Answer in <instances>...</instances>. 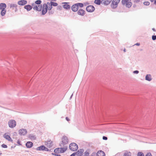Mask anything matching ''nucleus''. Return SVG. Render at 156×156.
I'll list each match as a JSON object with an SVG mask.
<instances>
[{
    "label": "nucleus",
    "instance_id": "423d86ee",
    "mask_svg": "<svg viewBox=\"0 0 156 156\" xmlns=\"http://www.w3.org/2000/svg\"><path fill=\"white\" fill-rule=\"evenodd\" d=\"M86 9L88 12H91L94 11L95 8L93 5H89L86 7Z\"/></svg>",
    "mask_w": 156,
    "mask_h": 156
},
{
    "label": "nucleus",
    "instance_id": "2eb2a0df",
    "mask_svg": "<svg viewBox=\"0 0 156 156\" xmlns=\"http://www.w3.org/2000/svg\"><path fill=\"white\" fill-rule=\"evenodd\" d=\"M27 2L26 0H21L18 2V4L20 5H23L27 4Z\"/></svg>",
    "mask_w": 156,
    "mask_h": 156
},
{
    "label": "nucleus",
    "instance_id": "a19ab883",
    "mask_svg": "<svg viewBox=\"0 0 156 156\" xmlns=\"http://www.w3.org/2000/svg\"><path fill=\"white\" fill-rule=\"evenodd\" d=\"M76 154V153H74L71 154L70 156H75Z\"/></svg>",
    "mask_w": 156,
    "mask_h": 156
},
{
    "label": "nucleus",
    "instance_id": "6ab92c4d",
    "mask_svg": "<svg viewBox=\"0 0 156 156\" xmlns=\"http://www.w3.org/2000/svg\"><path fill=\"white\" fill-rule=\"evenodd\" d=\"M97 156H105V152L102 151H98L97 154Z\"/></svg>",
    "mask_w": 156,
    "mask_h": 156
},
{
    "label": "nucleus",
    "instance_id": "ddd939ff",
    "mask_svg": "<svg viewBox=\"0 0 156 156\" xmlns=\"http://www.w3.org/2000/svg\"><path fill=\"white\" fill-rule=\"evenodd\" d=\"M19 133L20 134L22 135H24L27 133V131L26 129H21L19 130Z\"/></svg>",
    "mask_w": 156,
    "mask_h": 156
},
{
    "label": "nucleus",
    "instance_id": "4be33fe9",
    "mask_svg": "<svg viewBox=\"0 0 156 156\" xmlns=\"http://www.w3.org/2000/svg\"><path fill=\"white\" fill-rule=\"evenodd\" d=\"M59 148L60 152L61 153H63L65 152L67 149V147H65L63 148L61 147Z\"/></svg>",
    "mask_w": 156,
    "mask_h": 156
},
{
    "label": "nucleus",
    "instance_id": "c9c22d12",
    "mask_svg": "<svg viewBox=\"0 0 156 156\" xmlns=\"http://www.w3.org/2000/svg\"><path fill=\"white\" fill-rule=\"evenodd\" d=\"M2 146L3 148H6L7 147V146L5 144H2Z\"/></svg>",
    "mask_w": 156,
    "mask_h": 156
},
{
    "label": "nucleus",
    "instance_id": "473e14b6",
    "mask_svg": "<svg viewBox=\"0 0 156 156\" xmlns=\"http://www.w3.org/2000/svg\"><path fill=\"white\" fill-rule=\"evenodd\" d=\"M143 4L145 5H148L150 4V3L149 2H145Z\"/></svg>",
    "mask_w": 156,
    "mask_h": 156
},
{
    "label": "nucleus",
    "instance_id": "9d476101",
    "mask_svg": "<svg viewBox=\"0 0 156 156\" xmlns=\"http://www.w3.org/2000/svg\"><path fill=\"white\" fill-rule=\"evenodd\" d=\"M37 150L38 151L44 150L46 151H49L48 149L47 148L45 147L43 145L38 147L37 148Z\"/></svg>",
    "mask_w": 156,
    "mask_h": 156
},
{
    "label": "nucleus",
    "instance_id": "393cba45",
    "mask_svg": "<svg viewBox=\"0 0 156 156\" xmlns=\"http://www.w3.org/2000/svg\"><path fill=\"white\" fill-rule=\"evenodd\" d=\"M33 143L31 142H28L26 144V146L28 148L31 147L33 146Z\"/></svg>",
    "mask_w": 156,
    "mask_h": 156
},
{
    "label": "nucleus",
    "instance_id": "58836bf2",
    "mask_svg": "<svg viewBox=\"0 0 156 156\" xmlns=\"http://www.w3.org/2000/svg\"><path fill=\"white\" fill-rule=\"evenodd\" d=\"M107 137L103 136V139L104 140H107Z\"/></svg>",
    "mask_w": 156,
    "mask_h": 156
},
{
    "label": "nucleus",
    "instance_id": "a211bd4d",
    "mask_svg": "<svg viewBox=\"0 0 156 156\" xmlns=\"http://www.w3.org/2000/svg\"><path fill=\"white\" fill-rule=\"evenodd\" d=\"M42 9V6L41 5H37L34 6V10L38 11H41Z\"/></svg>",
    "mask_w": 156,
    "mask_h": 156
},
{
    "label": "nucleus",
    "instance_id": "e433bc0d",
    "mask_svg": "<svg viewBox=\"0 0 156 156\" xmlns=\"http://www.w3.org/2000/svg\"><path fill=\"white\" fill-rule=\"evenodd\" d=\"M145 156H152V155L150 153H148Z\"/></svg>",
    "mask_w": 156,
    "mask_h": 156
},
{
    "label": "nucleus",
    "instance_id": "f3484780",
    "mask_svg": "<svg viewBox=\"0 0 156 156\" xmlns=\"http://www.w3.org/2000/svg\"><path fill=\"white\" fill-rule=\"evenodd\" d=\"M10 8L12 9H15V12H16L17 10V5L16 4H12L10 5Z\"/></svg>",
    "mask_w": 156,
    "mask_h": 156
},
{
    "label": "nucleus",
    "instance_id": "9b49d317",
    "mask_svg": "<svg viewBox=\"0 0 156 156\" xmlns=\"http://www.w3.org/2000/svg\"><path fill=\"white\" fill-rule=\"evenodd\" d=\"M59 149V148H57L55 149L54 151V153H53L52 154L55 155L59 156L60 155H59V154L61 153L60 152V149Z\"/></svg>",
    "mask_w": 156,
    "mask_h": 156
},
{
    "label": "nucleus",
    "instance_id": "8fccbe9b",
    "mask_svg": "<svg viewBox=\"0 0 156 156\" xmlns=\"http://www.w3.org/2000/svg\"><path fill=\"white\" fill-rule=\"evenodd\" d=\"M1 154V153H0V154Z\"/></svg>",
    "mask_w": 156,
    "mask_h": 156
},
{
    "label": "nucleus",
    "instance_id": "0eeeda50",
    "mask_svg": "<svg viewBox=\"0 0 156 156\" xmlns=\"http://www.w3.org/2000/svg\"><path fill=\"white\" fill-rule=\"evenodd\" d=\"M62 143H61V144H62V145H64L67 144L68 142V138L66 136H64L62 137Z\"/></svg>",
    "mask_w": 156,
    "mask_h": 156
},
{
    "label": "nucleus",
    "instance_id": "aec40b11",
    "mask_svg": "<svg viewBox=\"0 0 156 156\" xmlns=\"http://www.w3.org/2000/svg\"><path fill=\"white\" fill-rule=\"evenodd\" d=\"M83 151V149H80L76 153V154L78 156H82Z\"/></svg>",
    "mask_w": 156,
    "mask_h": 156
},
{
    "label": "nucleus",
    "instance_id": "1a4fd4ad",
    "mask_svg": "<svg viewBox=\"0 0 156 156\" xmlns=\"http://www.w3.org/2000/svg\"><path fill=\"white\" fill-rule=\"evenodd\" d=\"M71 9L74 12H76L78 11V7L77 4L76 3L73 5L71 7Z\"/></svg>",
    "mask_w": 156,
    "mask_h": 156
},
{
    "label": "nucleus",
    "instance_id": "b1692460",
    "mask_svg": "<svg viewBox=\"0 0 156 156\" xmlns=\"http://www.w3.org/2000/svg\"><path fill=\"white\" fill-rule=\"evenodd\" d=\"M112 0H105L103 1V3L105 5H109L111 2Z\"/></svg>",
    "mask_w": 156,
    "mask_h": 156
},
{
    "label": "nucleus",
    "instance_id": "20e7f679",
    "mask_svg": "<svg viewBox=\"0 0 156 156\" xmlns=\"http://www.w3.org/2000/svg\"><path fill=\"white\" fill-rule=\"evenodd\" d=\"M120 0H113L112 2L111 6L112 8H116Z\"/></svg>",
    "mask_w": 156,
    "mask_h": 156
},
{
    "label": "nucleus",
    "instance_id": "412c9836",
    "mask_svg": "<svg viewBox=\"0 0 156 156\" xmlns=\"http://www.w3.org/2000/svg\"><path fill=\"white\" fill-rule=\"evenodd\" d=\"M6 5L4 3H1L0 4V9L2 10L5 9L6 8Z\"/></svg>",
    "mask_w": 156,
    "mask_h": 156
},
{
    "label": "nucleus",
    "instance_id": "7ed1b4c3",
    "mask_svg": "<svg viewBox=\"0 0 156 156\" xmlns=\"http://www.w3.org/2000/svg\"><path fill=\"white\" fill-rule=\"evenodd\" d=\"M69 148L71 151H76L78 149V147L77 144L75 143L71 144L69 146Z\"/></svg>",
    "mask_w": 156,
    "mask_h": 156
},
{
    "label": "nucleus",
    "instance_id": "09e8293b",
    "mask_svg": "<svg viewBox=\"0 0 156 156\" xmlns=\"http://www.w3.org/2000/svg\"><path fill=\"white\" fill-rule=\"evenodd\" d=\"M126 49H124V52H126Z\"/></svg>",
    "mask_w": 156,
    "mask_h": 156
},
{
    "label": "nucleus",
    "instance_id": "c85d7f7f",
    "mask_svg": "<svg viewBox=\"0 0 156 156\" xmlns=\"http://www.w3.org/2000/svg\"><path fill=\"white\" fill-rule=\"evenodd\" d=\"M94 3L97 5H100L101 3V0H95Z\"/></svg>",
    "mask_w": 156,
    "mask_h": 156
},
{
    "label": "nucleus",
    "instance_id": "a878e982",
    "mask_svg": "<svg viewBox=\"0 0 156 156\" xmlns=\"http://www.w3.org/2000/svg\"><path fill=\"white\" fill-rule=\"evenodd\" d=\"M145 79L149 81L151 80V78L150 75H147L145 77Z\"/></svg>",
    "mask_w": 156,
    "mask_h": 156
},
{
    "label": "nucleus",
    "instance_id": "6e6552de",
    "mask_svg": "<svg viewBox=\"0 0 156 156\" xmlns=\"http://www.w3.org/2000/svg\"><path fill=\"white\" fill-rule=\"evenodd\" d=\"M45 145L48 147L50 148L53 145V142L51 140H48L46 141H45Z\"/></svg>",
    "mask_w": 156,
    "mask_h": 156
},
{
    "label": "nucleus",
    "instance_id": "4468645a",
    "mask_svg": "<svg viewBox=\"0 0 156 156\" xmlns=\"http://www.w3.org/2000/svg\"><path fill=\"white\" fill-rule=\"evenodd\" d=\"M77 13L79 15L84 16L85 14V12L83 9H79L77 11Z\"/></svg>",
    "mask_w": 156,
    "mask_h": 156
},
{
    "label": "nucleus",
    "instance_id": "49530a36",
    "mask_svg": "<svg viewBox=\"0 0 156 156\" xmlns=\"http://www.w3.org/2000/svg\"><path fill=\"white\" fill-rule=\"evenodd\" d=\"M136 44L138 46H139L140 45L139 43H136Z\"/></svg>",
    "mask_w": 156,
    "mask_h": 156
},
{
    "label": "nucleus",
    "instance_id": "f257e3e1",
    "mask_svg": "<svg viewBox=\"0 0 156 156\" xmlns=\"http://www.w3.org/2000/svg\"><path fill=\"white\" fill-rule=\"evenodd\" d=\"M42 9V14L44 15L47 13L48 10H51L52 9V7L51 5L49 4V2H47L46 3H44L43 5Z\"/></svg>",
    "mask_w": 156,
    "mask_h": 156
},
{
    "label": "nucleus",
    "instance_id": "f8f14e48",
    "mask_svg": "<svg viewBox=\"0 0 156 156\" xmlns=\"http://www.w3.org/2000/svg\"><path fill=\"white\" fill-rule=\"evenodd\" d=\"M62 4H64L63 5V7L66 9H68L70 8L71 6H70L69 5V3L68 2H63L62 3Z\"/></svg>",
    "mask_w": 156,
    "mask_h": 156
},
{
    "label": "nucleus",
    "instance_id": "dca6fc26",
    "mask_svg": "<svg viewBox=\"0 0 156 156\" xmlns=\"http://www.w3.org/2000/svg\"><path fill=\"white\" fill-rule=\"evenodd\" d=\"M4 137L5 138L9 141L12 142L13 141L12 140L10 136L9 135H7L6 133H5L4 135Z\"/></svg>",
    "mask_w": 156,
    "mask_h": 156
},
{
    "label": "nucleus",
    "instance_id": "c03bdc74",
    "mask_svg": "<svg viewBox=\"0 0 156 156\" xmlns=\"http://www.w3.org/2000/svg\"><path fill=\"white\" fill-rule=\"evenodd\" d=\"M154 5H156V0H154Z\"/></svg>",
    "mask_w": 156,
    "mask_h": 156
},
{
    "label": "nucleus",
    "instance_id": "cd10ccee",
    "mask_svg": "<svg viewBox=\"0 0 156 156\" xmlns=\"http://www.w3.org/2000/svg\"><path fill=\"white\" fill-rule=\"evenodd\" d=\"M6 12V10L5 9L1 10V15L2 16H4L5 15Z\"/></svg>",
    "mask_w": 156,
    "mask_h": 156
},
{
    "label": "nucleus",
    "instance_id": "bb28decb",
    "mask_svg": "<svg viewBox=\"0 0 156 156\" xmlns=\"http://www.w3.org/2000/svg\"><path fill=\"white\" fill-rule=\"evenodd\" d=\"M49 4L51 5V7L52 8V6H56L58 5V4L56 2H51L50 3H49Z\"/></svg>",
    "mask_w": 156,
    "mask_h": 156
},
{
    "label": "nucleus",
    "instance_id": "c756f323",
    "mask_svg": "<svg viewBox=\"0 0 156 156\" xmlns=\"http://www.w3.org/2000/svg\"><path fill=\"white\" fill-rule=\"evenodd\" d=\"M41 3V1L40 0H37L35 1V3L37 5H40Z\"/></svg>",
    "mask_w": 156,
    "mask_h": 156
},
{
    "label": "nucleus",
    "instance_id": "72a5a7b5",
    "mask_svg": "<svg viewBox=\"0 0 156 156\" xmlns=\"http://www.w3.org/2000/svg\"><path fill=\"white\" fill-rule=\"evenodd\" d=\"M123 156H130V154L129 153H125Z\"/></svg>",
    "mask_w": 156,
    "mask_h": 156
},
{
    "label": "nucleus",
    "instance_id": "39448f33",
    "mask_svg": "<svg viewBox=\"0 0 156 156\" xmlns=\"http://www.w3.org/2000/svg\"><path fill=\"white\" fill-rule=\"evenodd\" d=\"M8 125L10 128H14L16 125V122L14 120H11L8 122Z\"/></svg>",
    "mask_w": 156,
    "mask_h": 156
},
{
    "label": "nucleus",
    "instance_id": "ea45409f",
    "mask_svg": "<svg viewBox=\"0 0 156 156\" xmlns=\"http://www.w3.org/2000/svg\"><path fill=\"white\" fill-rule=\"evenodd\" d=\"M139 73V71L137 70L134 71H133V73L137 74Z\"/></svg>",
    "mask_w": 156,
    "mask_h": 156
},
{
    "label": "nucleus",
    "instance_id": "a18cd8bd",
    "mask_svg": "<svg viewBox=\"0 0 156 156\" xmlns=\"http://www.w3.org/2000/svg\"><path fill=\"white\" fill-rule=\"evenodd\" d=\"M152 30H153L154 31H156V30L154 28H153L152 29Z\"/></svg>",
    "mask_w": 156,
    "mask_h": 156
},
{
    "label": "nucleus",
    "instance_id": "de8ad7c7",
    "mask_svg": "<svg viewBox=\"0 0 156 156\" xmlns=\"http://www.w3.org/2000/svg\"><path fill=\"white\" fill-rule=\"evenodd\" d=\"M150 0L151 2H153L154 1V0Z\"/></svg>",
    "mask_w": 156,
    "mask_h": 156
},
{
    "label": "nucleus",
    "instance_id": "79ce46f5",
    "mask_svg": "<svg viewBox=\"0 0 156 156\" xmlns=\"http://www.w3.org/2000/svg\"><path fill=\"white\" fill-rule=\"evenodd\" d=\"M66 119L68 121H69L70 120V119H69L67 117L66 118Z\"/></svg>",
    "mask_w": 156,
    "mask_h": 156
},
{
    "label": "nucleus",
    "instance_id": "f03ea898",
    "mask_svg": "<svg viewBox=\"0 0 156 156\" xmlns=\"http://www.w3.org/2000/svg\"><path fill=\"white\" fill-rule=\"evenodd\" d=\"M122 3L123 5L128 8L130 7L132 5L131 0H122Z\"/></svg>",
    "mask_w": 156,
    "mask_h": 156
},
{
    "label": "nucleus",
    "instance_id": "37998d69",
    "mask_svg": "<svg viewBox=\"0 0 156 156\" xmlns=\"http://www.w3.org/2000/svg\"><path fill=\"white\" fill-rule=\"evenodd\" d=\"M88 4V3H84L83 4L84 5H86Z\"/></svg>",
    "mask_w": 156,
    "mask_h": 156
},
{
    "label": "nucleus",
    "instance_id": "4c0bfd02",
    "mask_svg": "<svg viewBox=\"0 0 156 156\" xmlns=\"http://www.w3.org/2000/svg\"><path fill=\"white\" fill-rule=\"evenodd\" d=\"M84 154L85 156H88L89 154L88 152H85Z\"/></svg>",
    "mask_w": 156,
    "mask_h": 156
},
{
    "label": "nucleus",
    "instance_id": "5701e85b",
    "mask_svg": "<svg viewBox=\"0 0 156 156\" xmlns=\"http://www.w3.org/2000/svg\"><path fill=\"white\" fill-rule=\"evenodd\" d=\"M24 9H26L27 11H29L31 10L32 9V6L30 5H25L24 7Z\"/></svg>",
    "mask_w": 156,
    "mask_h": 156
},
{
    "label": "nucleus",
    "instance_id": "2f4dec72",
    "mask_svg": "<svg viewBox=\"0 0 156 156\" xmlns=\"http://www.w3.org/2000/svg\"><path fill=\"white\" fill-rule=\"evenodd\" d=\"M76 4H77L78 7H82L84 6L83 4L82 3H77Z\"/></svg>",
    "mask_w": 156,
    "mask_h": 156
},
{
    "label": "nucleus",
    "instance_id": "f704fd0d",
    "mask_svg": "<svg viewBox=\"0 0 156 156\" xmlns=\"http://www.w3.org/2000/svg\"><path fill=\"white\" fill-rule=\"evenodd\" d=\"M152 39L153 40H154L156 39V35H153L152 36Z\"/></svg>",
    "mask_w": 156,
    "mask_h": 156
},
{
    "label": "nucleus",
    "instance_id": "7c9ffc66",
    "mask_svg": "<svg viewBox=\"0 0 156 156\" xmlns=\"http://www.w3.org/2000/svg\"><path fill=\"white\" fill-rule=\"evenodd\" d=\"M137 156H144V155L142 152H139L137 153Z\"/></svg>",
    "mask_w": 156,
    "mask_h": 156
}]
</instances>
